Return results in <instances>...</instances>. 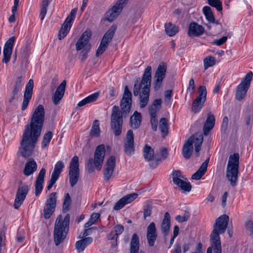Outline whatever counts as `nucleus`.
Segmentation results:
<instances>
[{
    "instance_id": "obj_1",
    "label": "nucleus",
    "mask_w": 253,
    "mask_h": 253,
    "mask_svg": "<svg viewBox=\"0 0 253 253\" xmlns=\"http://www.w3.org/2000/svg\"><path fill=\"white\" fill-rule=\"evenodd\" d=\"M44 109L39 105L33 113L30 126H27L23 134L20 150L25 158L31 156L40 136L44 121Z\"/></svg>"
},
{
    "instance_id": "obj_2",
    "label": "nucleus",
    "mask_w": 253,
    "mask_h": 253,
    "mask_svg": "<svg viewBox=\"0 0 253 253\" xmlns=\"http://www.w3.org/2000/svg\"><path fill=\"white\" fill-rule=\"evenodd\" d=\"M152 68L148 66L145 69L140 83L135 81L133 93L135 96L139 94L140 106L145 107L148 104L149 97L150 87L151 82Z\"/></svg>"
},
{
    "instance_id": "obj_3",
    "label": "nucleus",
    "mask_w": 253,
    "mask_h": 253,
    "mask_svg": "<svg viewBox=\"0 0 253 253\" xmlns=\"http://www.w3.org/2000/svg\"><path fill=\"white\" fill-rule=\"evenodd\" d=\"M229 216L223 214L218 217L213 225V229L211 234V253H221L222 249L219 235L224 233L227 229Z\"/></svg>"
},
{
    "instance_id": "obj_4",
    "label": "nucleus",
    "mask_w": 253,
    "mask_h": 253,
    "mask_svg": "<svg viewBox=\"0 0 253 253\" xmlns=\"http://www.w3.org/2000/svg\"><path fill=\"white\" fill-rule=\"evenodd\" d=\"M70 222V215L67 214L64 219L61 215H59L55 223L54 229V241L55 245L58 246L66 238Z\"/></svg>"
},
{
    "instance_id": "obj_5",
    "label": "nucleus",
    "mask_w": 253,
    "mask_h": 253,
    "mask_svg": "<svg viewBox=\"0 0 253 253\" xmlns=\"http://www.w3.org/2000/svg\"><path fill=\"white\" fill-rule=\"evenodd\" d=\"M203 141V135L201 133L195 134L190 137L183 147L182 154L184 158L186 159L190 158L193 150V143L197 156H199Z\"/></svg>"
},
{
    "instance_id": "obj_6",
    "label": "nucleus",
    "mask_w": 253,
    "mask_h": 253,
    "mask_svg": "<svg viewBox=\"0 0 253 253\" xmlns=\"http://www.w3.org/2000/svg\"><path fill=\"white\" fill-rule=\"evenodd\" d=\"M239 155L234 153L229 157L226 169V177L230 181L231 185L234 187L236 185L238 179Z\"/></svg>"
},
{
    "instance_id": "obj_7",
    "label": "nucleus",
    "mask_w": 253,
    "mask_h": 253,
    "mask_svg": "<svg viewBox=\"0 0 253 253\" xmlns=\"http://www.w3.org/2000/svg\"><path fill=\"white\" fill-rule=\"evenodd\" d=\"M105 156V148L103 144L98 146L94 152V159L89 158L86 165V169L89 173L94 171V168L98 170H101Z\"/></svg>"
},
{
    "instance_id": "obj_8",
    "label": "nucleus",
    "mask_w": 253,
    "mask_h": 253,
    "mask_svg": "<svg viewBox=\"0 0 253 253\" xmlns=\"http://www.w3.org/2000/svg\"><path fill=\"white\" fill-rule=\"evenodd\" d=\"M123 119L118 106L115 105L112 109L110 126L111 129L116 136L122 133Z\"/></svg>"
},
{
    "instance_id": "obj_9",
    "label": "nucleus",
    "mask_w": 253,
    "mask_h": 253,
    "mask_svg": "<svg viewBox=\"0 0 253 253\" xmlns=\"http://www.w3.org/2000/svg\"><path fill=\"white\" fill-rule=\"evenodd\" d=\"M253 76V72H249L243 78L241 83L237 86L236 92V98L238 100L241 101L246 96L247 92L250 87Z\"/></svg>"
},
{
    "instance_id": "obj_10",
    "label": "nucleus",
    "mask_w": 253,
    "mask_h": 253,
    "mask_svg": "<svg viewBox=\"0 0 253 253\" xmlns=\"http://www.w3.org/2000/svg\"><path fill=\"white\" fill-rule=\"evenodd\" d=\"M80 177L79 158L74 156L70 163L69 177L70 186L73 187L78 182Z\"/></svg>"
},
{
    "instance_id": "obj_11",
    "label": "nucleus",
    "mask_w": 253,
    "mask_h": 253,
    "mask_svg": "<svg viewBox=\"0 0 253 253\" xmlns=\"http://www.w3.org/2000/svg\"><path fill=\"white\" fill-rule=\"evenodd\" d=\"M117 30V26L113 25L104 35L100 44L96 52V56L101 55L107 48L109 43L111 42Z\"/></svg>"
},
{
    "instance_id": "obj_12",
    "label": "nucleus",
    "mask_w": 253,
    "mask_h": 253,
    "mask_svg": "<svg viewBox=\"0 0 253 253\" xmlns=\"http://www.w3.org/2000/svg\"><path fill=\"white\" fill-rule=\"evenodd\" d=\"M207 89L206 86L201 85L198 89V96L193 101L192 111L195 113L199 112L203 108L207 98Z\"/></svg>"
},
{
    "instance_id": "obj_13",
    "label": "nucleus",
    "mask_w": 253,
    "mask_h": 253,
    "mask_svg": "<svg viewBox=\"0 0 253 253\" xmlns=\"http://www.w3.org/2000/svg\"><path fill=\"white\" fill-rule=\"evenodd\" d=\"M143 156L146 161L149 163V166L151 169H155L161 162L156 154L155 155L154 149L148 144H146L143 150Z\"/></svg>"
},
{
    "instance_id": "obj_14",
    "label": "nucleus",
    "mask_w": 253,
    "mask_h": 253,
    "mask_svg": "<svg viewBox=\"0 0 253 253\" xmlns=\"http://www.w3.org/2000/svg\"><path fill=\"white\" fill-rule=\"evenodd\" d=\"M57 194L52 192L48 196L43 210V216L45 219L49 218L55 211L56 206Z\"/></svg>"
},
{
    "instance_id": "obj_15",
    "label": "nucleus",
    "mask_w": 253,
    "mask_h": 253,
    "mask_svg": "<svg viewBox=\"0 0 253 253\" xmlns=\"http://www.w3.org/2000/svg\"><path fill=\"white\" fill-rule=\"evenodd\" d=\"M128 0H118L116 4L105 14V20L111 22L120 14Z\"/></svg>"
},
{
    "instance_id": "obj_16",
    "label": "nucleus",
    "mask_w": 253,
    "mask_h": 253,
    "mask_svg": "<svg viewBox=\"0 0 253 253\" xmlns=\"http://www.w3.org/2000/svg\"><path fill=\"white\" fill-rule=\"evenodd\" d=\"M162 100L161 99H155L149 108V112L151 117V124L152 129L156 131L157 130L158 120L157 114L161 108Z\"/></svg>"
},
{
    "instance_id": "obj_17",
    "label": "nucleus",
    "mask_w": 253,
    "mask_h": 253,
    "mask_svg": "<svg viewBox=\"0 0 253 253\" xmlns=\"http://www.w3.org/2000/svg\"><path fill=\"white\" fill-rule=\"evenodd\" d=\"M132 102V93L129 90L128 87L126 85L125 87L123 98L121 101V108L122 111L121 115H127L130 111Z\"/></svg>"
},
{
    "instance_id": "obj_18",
    "label": "nucleus",
    "mask_w": 253,
    "mask_h": 253,
    "mask_svg": "<svg viewBox=\"0 0 253 253\" xmlns=\"http://www.w3.org/2000/svg\"><path fill=\"white\" fill-rule=\"evenodd\" d=\"M172 181L174 184L184 192H190L191 185L189 182L183 180L184 176L179 170H173L172 173Z\"/></svg>"
},
{
    "instance_id": "obj_19",
    "label": "nucleus",
    "mask_w": 253,
    "mask_h": 253,
    "mask_svg": "<svg viewBox=\"0 0 253 253\" xmlns=\"http://www.w3.org/2000/svg\"><path fill=\"white\" fill-rule=\"evenodd\" d=\"M167 66L164 62H161L159 65L154 75V88L159 89L162 84L164 79L166 77Z\"/></svg>"
},
{
    "instance_id": "obj_20",
    "label": "nucleus",
    "mask_w": 253,
    "mask_h": 253,
    "mask_svg": "<svg viewBox=\"0 0 253 253\" xmlns=\"http://www.w3.org/2000/svg\"><path fill=\"white\" fill-rule=\"evenodd\" d=\"M91 36V33L88 30H86L82 34L76 44V48L77 51L82 49L90 50L91 45L89 42Z\"/></svg>"
},
{
    "instance_id": "obj_21",
    "label": "nucleus",
    "mask_w": 253,
    "mask_h": 253,
    "mask_svg": "<svg viewBox=\"0 0 253 253\" xmlns=\"http://www.w3.org/2000/svg\"><path fill=\"white\" fill-rule=\"evenodd\" d=\"M116 165V158L114 156H111L106 162L104 167V180L108 181L112 176Z\"/></svg>"
},
{
    "instance_id": "obj_22",
    "label": "nucleus",
    "mask_w": 253,
    "mask_h": 253,
    "mask_svg": "<svg viewBox=\"0 0 253 253\" xmlns=\"http://www.w3.org/2000/svg\"><path fill=\"white\" fill-rule=\"evenodd\" d=\"M28 191L29 187L27 185H24L18 188L14 203V207L15 209H18L21 205Z\"/></svg>"
},
{
    "instance_id": "obj_23",
    "label": "nucleus",
    "mask_w": 253,
    "mask_h": 253,
    "mask_svg": "<svg viewBox=\"0 0 253 253\" xmlns=\"http://www.w3.org/2000/svg\"><path fill=\"white\" fill-rule=\"evenodd\" d=\"M34 87V81L32 79H30L28 84H26L25 90L24 94V99L22 106V110H25L32 98L33 89Z\"/></svg>"
},
{
    "instance_id": "obj_24",
    "label": "nucleus",
    "mask_w": 253,
    "mask_h": 253,
    "mask_svg": "<svg viewBox=\"0 0 253 253\" xmlns=\"http://www.w3.org/2000/svg\"><path fill=\"white\" fill-rule=\"evenodd\" d=\"M14 37H12L10 38L5 42L3 51V62L7 63L9 61L12 54V48L14 45Z\"/></svg>"
},
{
    "instance_id": "obj_25",
    "label": "nucleus",
    "mask_w": 253,
    "mask_h": 253,
    "mask_svg": "<svg viewBox=\"0 0 253 253\" xmlns=\"http://www.w3.org/2000/svg\"><path fill=\"white\" fill-rule=\"evenodd\" d=\"M136 193L126 195L120 199L114 205L113 210L118 211L122 209L126 205L134 201L137 197Z\"/></svg>"
},
{
    "instance_id": "obj_26",
    "label": "nucleus",
    "mask_w": 253,
    "mask_h": 253,
    "mask_svg": "<svg viewBox=\"0 0 253 253\" xmlns=\"http://www.w3.org/2000/svg\"><path fill=\"white\" fill-rule=\"evenodd\" d=\"M134 151V136L133 131L128 130L126 134V141L125 143V152L127 155H131Z\"/></svg>"
},
{
    "instance_id": "obj_27",
    "label": "nucleus",
    "mask_w": 253,
    "mask_h": 253,
    "mask_svg": "<svg viewBox=\"0 0 253 253\" xmlns=\"http://www.w3.org/2000/svg\"><path fill=\"white\" fill-rule=\"evenodd\" d=\"M66 85V82L65 80H64L57 87L52 97V100L54 105H58L60 101L63 98L65 90Z\"/></svg>"
},
{
    "instance_id": "obj_28",
    "label": "nucleus",
    "mask_w": 253,
    "mask_h": 253,
    "mask_svg": "<svg viewBox=\"0 0 253 253\" xmlns=\"http://www.w3.org/2000/svg\"><path fill=\"white\" fill-rule=\"evenodd\" d=\"M45 172V169L44 168H42L41 169L36 180L35 195L37 196H39L42 191Z\"/></svg>"
},
{
    "instance_id": "obj_29",
    "label": "nucleus",
    "mask_w": 253,
    "mask_h": 253,
    "mask_svg": "<svg viewBox=\"0 0 253 253\" xmlns=\"http://www.w3.org/2000/svg\"><path fill=\"white\" fill-rule=\"evenodd\" d=\"M204 32V27L196 22H191L189 26L188 35L189 37H198Z\"/></svg>"
},
{
    "instance_id": "obj_30",
    "label": "nucleus",
    "mask_w": 253,
    "mask_h": 253,
    "mask_svg": "<svg viewBox=\"0 0 253 253\" xmlns=\"http://www.w3.org/2000/svg\"><path fill=\"white\" fill-rule=\"evenodd\" d=\"M170 216L168 212H166L164 215V218L162 221L161 228L164 235L165 241L166 242V236L169 234L170 227Z\"/></svg>"
},
{
    "instance_id": "obj_31",
    "label": "nucleus",
    "mask_w": 253,
    "mask_h": 253,
    "mask_svg": "<svg viewBox=\"0 0 253 253\" xmlns=\"http://www.w3.org/2000/svg\"><path fill=\"white\" fill-rule=\"evenodd\" d=\"M77 8L73 9L70 14L68 15L64 22L62 25L61 29L65 30V31L69 32L73 21L75 18L76 14L77 11Z\"/></svg>"
},
{
    "instance_id": "obj_32",
    "label": "nucleus",
    "mask_w": 253,
    "mask_h": 253,
    "mask_svg": "<svg viewBox=\"0 0 253 253\" xmlns=\"http://www.w3.org/2000/svg\"><path fill=\"white\" fill-rule=\"evenodd\" d=\"M215 117L211 113L208 114L207 118L205 123L203 131L205 135H207L213 127L215 125Z\"/></svg>"
},
{
    "instance_id": "obj_33",
    "label": "nucleus",
    "mask_w": 253,
    "mask_h": 253,
    "mask_svg": "<svg viewBox=\"0 0 253 253\" xmlns=\"http://www.w3.org/2000/svg\"><path fill=\"white\" fill-rule=\"evenodd\" d=\"M37 169V165L33 159H29L26 163L23 171L24 175L28 176L32 174Z\"/></svg>"
},
{
    "instance_id": "obj_34",
    "label": "nucleus",
    "mask_w": 253,
    "mask_h": 253,
    "mask_svg": "<svg viewBox=\"0 0 253 253\" xmlns=\"http://www.w3.org/2000/svg\"><path fill=\"white\" fill-rule=\"evenodd\" d=\"M142 116L140 113L135 111L130 118L131 127L133 129L138 128L141 125Z\"/></svg>"
},
{
    "instance_id": "obj_35",
    "label": "nucleus",
    "mask_w": 253,
    "mask_h": 253,
    "mask_svg": "<svg viewBox=\"0 0 253 253\" xmlns=\"http://www.w3.org/2000/svg\"><path fill=\"white\" fill-rule=\"evenodd\" d=\"M209 160H207L205 162L202 163L198 170L194 173L192 176V179L194 180H199L201 178L203 175H204L207 170L208 164Z\"/></svg>"
},
{
    "instance_id": "obj_36",
    "label": "nucleus",
    "mask_w": 253,
    "mask_h": 253,
    "mask_svg": "<svg viewBox=\"0 0 253 253\" xmlns=\"http://www.w3.org/2000/svg\"><path fill=\"white\" fill-rule=\"evenodd\" d=\"M22 81L23 78L22 77H19L17 78L14 88L12 91V95L9 100L10 103H11L14 99L17 97V95L20 91L22 86Z\"/></svg>"
},
{
    "instance_id": "obj_37",
    "label": "nucleus",
    "mask_w": 253,
    "mask_h": 253,
    "mask_svg": "<svg viewBox=\"0 0 253 253\" xmlns=\"http://www.w3.org/2000/svg\"><path fill=\"white\" fill-rule=\"evenodd\" d=\"M139 249V240L137 235H132L130 242V253H138Z\"/></svg>"
},
{
    "instance_id": "obj_38",
    "label": "nucleus",
    "mask_w": 253,
    "mask_h": 253,
    "mask_svg": "<svg viewBox=\"0 0 253 253\" xmlns=\"http://www.w3.org/2000/svg\"><path fill=\"white\" fill-rule=\"evenodd\" d=\"M99 93L95 92L94 93L86 97L84 99H83L82 101L79 102L77 105V107H81L84 106V105L94 102L96 100L97 98L98 97Z\"/></svg>"
},
{
    "instance_id": "obj_39",
    "label": "nucleus",
    "mask_w": 253,
    "mask_h": 253,
    "mask_svg": "<svg viewBox=\"0 0 253 253\" xmlns=\"http://www.w3.org/2000/svg\"><path fill=\"white\" fill-rule=\"evenodd\" d=\"M203 12L209 22L212 23H215V18L210 7L208 6H204L203 8Z\"/></svg>"
},
{
    "instance_id": "obj_40",
    "label": "nucleus",
    "mask_w": 253,
    "mask_h": 253,
    "mask_svg": "<svg viewBox=\"0 0 253 253\" xmlns=\"http://www.w3.org/2000/svg\"><path fill=\"white\" fill-rule=\"evenodd\" d=\"M64 168V164L62 161H59L57 162L54 166V170L51 174V176L58 179L59 176Z\"/></svg>"
},
{
    "instance_id": "obj_41",
    "label": "nucleus",
    "mask_w": 253,
    "mask_h": 253,
    "mask_svg": "<svg viewBox=\"0 0 253 253\" xmlns=\"http://www.w3.org/2000/svg\"><path fill=\"white\" fill-rule=\"evenodd\" d=\"M165 31L167 35L172 37L178 32V27L170 23H167L165 24Z\"/></svg>"
},
{
    "instance_id": "obj_42",
    "label": "nucleus",
    "mask_w": 253,
    "mask_h": 253,
    "mask_svg": "<svg viewBox=\"0 0 253 253\" xmlns=\"http://www.w3.org/2000/svg\"><path fill=\"white\" fill-rule=\"evenodd\" d=\"M51 0H42L40 17L42 20H43L47 13V8Z\"/></svg>"
},
{
    "instance_id": "obj_43",
    "label": "nucleus",
    "mask_w": 253,
    "mask_h": 253,
    "mask_svg": "<svg viewBox=\"0 0 253 253\" xmlns=\"http://www.w3.org/2000/svg\"><path fill=\"white\" fill-rule=\"evenodd\" d=\"M100 131L99 121L95 120L93 123L90 132V136L98 137L99 136Z\"/></svg>"
},
{
    "instance_id": "obj_44",
    "label": "nucleus",
    "mask_w": 253,
    "mask_h": 253,
    "mask_svg": "<svg viewBox=\"0 0 253 253\" xmlns=\"http://www.w3.org/2000/svg\"><path fill=\"white\" fill-rule=\"evenodd\" d=\"M159 127L162 133L167 134L168 132V122L165 118L161 119Z\"/></svg>"
},
{
    "instance_id": "obj_45",
    "label": "nucleus",
    "mask_w": 253,
    "mask_h": 253,
    "mask_svg": "<svg viewBox=\"0 0 253 253\" xmlns=\"http://www.w3.org/2000/svg\"><path fill=\"white\" fill-rule=\"evenodd\" d=\"M71 203V198L69 193H66L63 204V211L64 212L68 211L70 209V206Z\"/></svg>"
},
{
    "instance_id": "obj_46",
    "label": "nucleus",
    "mask_w": 253,
    "mask_h": 253,
    "mask_svg": "<svg viewBox=\"0 0 253 253\" xmlns=\"http://www.w3.org/2000/svg\"><path fill=\"white\" fill-rule=\"evenodd\" d=\"M52 137V132L50 131L45 133L42 141V147L45 148L47 146Z\"/></svg>"
},
{
    "instance_id": "obj_47",
    "label": "nucleus",
    "mask_w": 253,
    "mask_h": 253,
    "mask_svg": "<svg viewBox=\"0 0 253 253\" xmlns=\"http://www.w3.org/2000/svg\"><path fill=\"white\" fill-rule=\"evenodd\" d=\"M100 214L98 213H93L89 219V220L85 224L84 227L88 228L92 224L95 223L97 220L99 218Z\"/></svg>"
},
{
    "instance_id": "obj_48",
    "label": "nucleus",
    "mask_w": 253,
    "mask_h": 253,
    "mask_svg": "<svg viewBox=\"0 0 253 253\" xmlns=\"http://www.w3.org/2000/svg\"><path fill=\"white\" fill-rule=\"evenodd\" d=\"M207 2L210 5L215 7L218 11L222 10V2L220 0H207Z\"/></svg>"
},
{
    "instance_id": "obj_49",
    "label": "nucleus",
    "mask_w": 253,
    "mask_h": 253,
    "mask_svg": "<svg viewBox=\"0 0 253 253\" xmlns=\"http://www.w3.org/2000/svg\"><path fill=\"white\" fill-rule=\"evenodd\" d=\"M204 64L205 70L210 67L213 66L215 64V58L212 56L206 57L204 60Z\"/></svg>"
},
{
    "instance_id": "obj_50",
    "label": "nucleus",
    "mask_w": 253,
    "mask_h": 253,
    "mask_svg": "<svg viewBox=\"0 0 253 253\" xmlns=\"http://www.w3.org/2000/svg\"><path fill=\"white\" fill-rule=\"evenodd\" d=\"M190 214L189 211H185L183 216L178 215L175 216V220L179 222L182 223L187 221L190 217Z\"/></svg>"
},
{
    "instance_id": "obj_51",
    "label": "nucleus",
    "mask_w": 253,
    "mask_h": 253,
    "mask_svg": "<svg viewBox=\"0 0 253 253\" xmlns=\"http://www.w3.org/2000/svg\"><path fill=\"white\" fill-rule=\"evenodd\" d=\"M152 207L150 203H147L144 207L143 215L145 219L147 217L150 216L152 213Z\"/></svg>"
},
{
    "instance_id": "obj_52",
    "label": "nucleus",
    "mask_w": 253,
    "mask_h": 253,
    "mask_svg": "<svg viewBox=\"0 0 253 253\" xmlns=\"http://www.w3.org/2000/svg\"><path fill=\"white\" fill-rule=\"evenodd\" d=\"M157 235L156 228L154 222H151L147 227V236Z\"/></svg>"
},
{
    "instance_id": "obj_53",
    "label": "nucleus",
    "mask_w": 253,
    "mask_h": 253,
    "mask_svg": "<svg viewBox=\"0 0 253 253\" xmlns=\"http://www.w3.org/2000/svg\"><path fill=\"white\" fill-rule=\"evenodd\" d=\"M246 230L249 233L250 236L253 234V221L249 220L246 221L245 223Z\"/></svg>"
},
{
    "instance_id": "obj_54",
    "label": "nucleus",
    "mask_w": 253,
    "mask_h": 253,
    "mask_svg": "<svg viewBox=\"0 0 253 253\" xmlns=\"http://www.w3.org/2000/svg\"><path fill=\"white\" fill-rule=\"evenodd\" d=\"M245 121L247 126L250 125L253 121V112L250 111L245 117Z\"/></svg>"
},
{
    "instance_id": "obj_55",
    "label": "nucleus",
    "mask_w": 253,
    "mask_h": 253,
    "mask_svg": "<svg viewBox=\"0 0 253 253\" xmlns=\"http://www.w3.org/2000/svg\"><path fill=\"white\" fill-rule=\"evenodd\" d=\"M160 156H158V157L161 159V161L166 160L168 158L169 155L167 149L164 147L160 149Z\"/></svg>"
},
{
    "instance_id": "obj_56",
    "label": "nucleus",
    "mask_w": 253,
    "mask_h": 253,
    "mask_svg": "<svg viewBox=\"0 0 253 253\" xmlns=\"http://www.w3.org/2000/svg\"><path fill=\"white\" fill-rule=\"evenodd\" d=\"M228 126V118L225 116L223 118L222 123L221 126V131L225 132L227 129Z\"/></svg>"
},
{
    "instance_id": "obj_57",
    "label": "nucleus",
    "mask_w": 253,
    "mask_h": 253,
    "mask_svg": "<svg viewBox=\"0 0 253 253\" xmlns=\"http://www.w3.org/2000/svg\"><path fill=\"white\" fill-rule=\"evenodd\" d=\"M227 40V37L226 36H224L222 37L221 39H217L213 41L211 43L213 44H215L218 46H220L225 43Z\"/></svg>"
},
{
    "instance_id": "obj_58",
    "label": "nucleus",
    "mask_w": 253,
    "mask_h": 253,
    "mask_svg": "<svg viewBox=\"0 0 253 253\" xmlns=\"http://www.w3.org/2000/svg\"><path fill=\"white\" fill-rule=\"evenodd\" d=\"M85 248L82 240L77 241L76 243V248L79 252H83Z\"/></svg>"
},
{
    "instance_id": "obj_59",
    "label": "nucleus",
    "mask_w": 253,
    "mask_h": 253,
    "mask_svg": "<svg viewBox=\"0 0 253 253\" xmlns=\"http://www.w3.org/2000/svg\"><path fill=\"white\" fill-rule=\"evenodd\" d=\"M157 237V235L147 236V239L149 246L152 247L154 245Z\"/></svg>"
},
{
    "instance_id": "obj_60",
    "label": "nucleus",
    "mask_w": 253,
    "mask_h": 253,
    "mask_svg": "<svg viewBox=\"0 0 253 253\" xmlns=\"http://www.w3.org/2000/svg\"><path fill=\"white\" fill-rule=\"evenodd\" d=\"M172 90H167L165 91V102L166 104H168L169 103L171 96H172Z\"/></svg>"
},
{
    "instance_id": "obj_61",
    "label": "nucleus",
    "mask_w": 253,
    "mask_h": 253,
    "mask_svg": "<svg viewBox=\"0 0 253 253\" xmlns=\"http://www.w3.org/2000/svg\"><path fill=\"white\" fill-rule=\"evenodd\" d=\"M24 232L23 230H19L17 234L16 239L17 242L19 243L22 242L24 239L25 236H24Z\"/></svg>"
},
{
    "instance_id": "obj_62",
    "label": "nucleus",
    "mask_w": 253,
    "mask_h": 253,
    "mask_svg": "<svg viewBox=\"0 0 253 253\" xmlns=\"http://www.w3.org/2000/svg\"><path fill=\"white\" fill-rule=\"evenodd\" d=\"M195 82L193 79H191L189 81V86L187 90L189 91L191 94L193 93L195 91Z\"/></svg>"
},
{
    "instance_id": "obj_63",
    "label": "nucleus",
    "mask_w": 253,
    "mask_h": 253,
    "mask_svg": "<svg viewBox=\"0 0 253 253\" xmlns=\"http://www.w3.org/2000/svg\"><path fill=\"white\" fill-rule=\"evenodd\" d=\"M114 229L116 235L117 236L121 235L124 230V226L122 225H117L115 226Z\"/></svg>"
},
{
    "instance_id": "obj_64",
    "label": "nucleus",
    "mask_w": 253,
    "mask_h": 253,
    "mask_svg": "<svg viewBox=\"0 0 253 253\" xmlns=\"http://www.w3.org/2000/svg\"><path fill=\"white\" fill-rule=\"evenodd\" d=\"M82 51L80 54V58L82 61H84L87 58L88 53L90 50H86L85 49H82Z\"/></svg>"
}]
</instances>
